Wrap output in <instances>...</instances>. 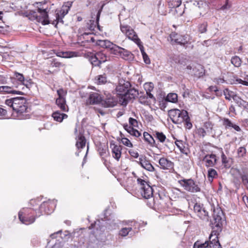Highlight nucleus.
Masks as SVG:
<instances>
[{
  "label": "nucleus",
  "instance_id": "18",
  "mask_svg": "<svg viewBox=\"0 0 248 248\" xmlns=\"http://www.w3.org/2000/svg\"><path fill=\"white\" fill-rule=\"evenodd\" d=\"M213 230L212 231L210 234L209 239V243H216V241L218 240V235L219 233L221 232L222 229H217L215 228H213Z\"/></svg>",
  "mask_w": 248,
  "mask_h": 248
},
{
  "label": "nucleus",
  "instance_id": "11",
  "mask_svg": "<svg viewBox=\"0 0 248 248\" xmlns=\"http://www.w3.org/2000/svg\"><path fill=\"white\" fill-rule=\"evenodd\" d=\"M138 163L141 167L149 171H155V169L151 163L150 161L144 155L140 156Z\"/></svg>",
  "mask_w": 248,
  "mask_h": 248
},
{
  "label": "nucleus",
  "instance_id": "33",
  "mask_svg": "<svg viewBox=\"0 0 248 248\" xmlns=\"http://www.w3.org/2000/svg\"><path fill=\"white\" fill-rule=\"evenodd\" d=\"M217 175V171L214 169H209L208 170V177L210 181L212 182Z\"/></svg>",
  "mask_w": 248,
  "mask_h": 248
},
{
  "label": "nucleus",
  "instance_id": "64",
  "mask_svg": "<svg viewBox=\"0 0 248 248\" xmlns=\"http://www.w3.org/2000/svg\"><path fill=\"white\" fill-rule=\"evenodd\" d=\"M210 92H217L218 91V89L216 86H210L208 88Z\"/></svg>",
  "mask_w": 248,
  "mask_h": 248
},
{
  "label": "nucleus",
  "instance_id": "41",
  "mask_svg": "<svg viewBox=\"0 0 248 248\" xmlns=\"http://www.w3.org/2000/svg\"><path fill=\"white\" fill-rule=\"evenodd\" d=\"M209 242L208 241H205L204 243L199 244L198 242H196L195 243L193 248H206L207 247L209 248Z\"/></svg>",
  "mask_w": 248,
  "mask_h": 248
},
{
  "label": "nucleus",
  "instance_id": "58",
  "mask_svg": "<svg viewBox=\"0 0 248 248\" xmlns=\"http://www.w3.org/2000/svg\"><path fill=\"white\" fill-rule=\"evenodd\" d=\"M104 6V4H103L102 5V7L101 8V9L98 11L97 12V15H96V24H97L98 25V27H99V25H98V21H99V18H100V13H101V12L102 11V9L103 8Z\"/></svg>",
  "mask_w": 248,
  "mask_h": 248
},
{
  "label": "nucleus",
  "instance_id": "45",
  "mask_svg": "<svg viewBox=\"0 0 248 248\" xmlns=\"http://www.w3.org/2000/svg\"><path fill=\"white\" fill-rule=\"evenodd\" d=\"M121 140L123 144H124V145L129 147H131L133 146V145L132 143L130 142V141L126 138H122Z\"/></svg>",
  "mask_w": 248,
  "mask_h": 248
},
{
  "label": "nucleus",
  "instance_id": "52",
  "mask_svg": "<svg viewBox=\"0 0 248 248\" xmlns=\"http://www.w3.org/2000/svg\"><path fill=\"white\" fill-rule=\"evenodd\" d=\"M95 58H96V54L94 56L91 57V61L92 63L95 66L99 65L100 63L98 62V60H96Z\"/></svg>",
  "mask_w": 248,
  "mask_h": 248
},
{
  "label": "nucleus",
  "instance_id": "38",
  "mask_svg": "<svg viewBox=\"0 0 248 248\" xmlns=\"http://www.w3.org/2000/svg\"><path fill=\"white\" fill-rule=\"evenodd\" d=\"M15 76L16 77V78L18 80V81L20 82L21 84H22V85H25L27 87V84L24 82V78L22 74L18 73H15Z\"/></svg>",
  "mask_w": 248,
  "mask_h": 248
},
{
  "label": "nucleus",
  "instance_id": "14",
  "mask_svg": "<svg viewBox=\"0 0 248 248\" xmlns=\"http://www.w3.org/2000/svg\"><path fill=\"white\" fill-rule=\"evenodd\" d=\"M139 94L138 91L135 88H128L123 99L122 104L126 105L129 100L135 98Z\"/></svg>",
  "mask_w": 248,
  "mask_h": 248
},
{
  "label": "nucleus",
  "instance_id": "44",
  "mask_svg": "<svg viewBox=\"0 0 248 248\" xmlns=\"http://www.w3.org/2000/svg\"><path fill=\"white\" fill-rule=\"evenodd\" d=\"M243 184L245 186L246 188L248 189V175L247 174H241Z\"/></svg>",
  "mask_w": 248,
  "mask_h": 248
},
{
  "label": "nucleus",
  "instance_id": "16",
  "mask_svg": "<svg viewBox=\"0 0 248 248\" xmlns=\"http://www.w3.org/2000/svg\"><path fill=\"white\" fill-rule=\"evenodd\" d=\"M205 165L207 167L214 166L217 163V157L215 155L211 154L206 155L203 158Z\"/></svg>",
  "mask_w": 248,
  "mask_h": 248
},
{
  "label": "nucleus",
  "instance_id": "40",
  "mask_svg": "<svg viewBox=\"0 0 248 248\" xmlns=\"http://www.w3.org/2000/svg\"><path fill=\"white\" fill-rule=\"evenodd\" d=\"M223 124L226 128L230 129L232 127L233 124L228 118H224L223 120Z\"/></svg>",
  "mask_w": 248,
  "mask_h": 248
},
{
  "label": "nucleus",
  "instance_id": "4",
  "mask_svg": "<svg viewBox=\"0 0 248 248\" xmlns=\"http://www.w3.org/2000/svg\"><path fill=\"white\" fill-rule=\"evenodd\" d=\"M72 4V2L71 1H68L64 2L61 8V9L56 14V20H54L52 24L56 26L58 22H62L63 23V21L62 20V18L68 13Z\"/></svg>",
  "mask_w": 248,
  "mask_h": 248
},
{
  "label": "nucleus",
  "instance_id": "61",
  "mask_svg": "<svg viewBox=\"0 0 248 248\" xmlns=\"http://www.w3.org/2000/svg\"><path fill=\"white\" fill-rule=\"evenodd\" d=\"M124 128L128 133H129L133 127L127 124H125L124 125Z\"/></svg>",
  "mask_w": 248,
  "mask_h": 248
},
{
  "label": "nucleus",
  "instance_id": "28",
  "mask_svg": "<svg viewBox=\"0 0 248 248\" xmlns=\"http://www.w3.org/2000/svg\"><path fill=\"white\" fill-rule=\"evenodd\" d=\"M193 74L197 78H200L202 77L204 75V70L202 66L200 65H198L197 67H195L193 69Z\"/></svg>",
  "mask_w": 248,
  "mask_h": 248
},
{
  "label": "nucleus",
  "instance_id": "57",
  "mask_svg": "<svg viewBox=\"0 0 248 248\" xmlns=\"http://www.w3.org/2000/svg\"><path fill=\"white\" fill-rule=\"evenodd\" d=\"M184 123H185V125L187 128L190 129L192 127V124L190 122V118L189 116L188 119L185 120Z\"/></svg>",
  "mask_w": 248,
  "mask_h": 248
},
{
  "label": "nucleus",
  "instance_id": "29",
  "mask_svg": "<svg viewBox=\"0 0 248 248\" xmlns=\"http://www.w3.org/2000/svg\"><path fill=\"white\" fill-rule=\"evenodd\" d=\"M52 116L55 121L59 122H61L65 117H67L66 114L61 113L58 111L54 112Z\"/></svg>",
  "mask_w": 248,
  "mask_h": 248
},
{
  "label": "nucleus",
  "instance_id": "30",
  "mask_svg": "<svg viewBox=\"0 0 248 248\" xmlns=\"http://www.w3.org/2000/svg\"><path fill=\"white\" fill-rule=\"evenodd\" d=\"M231 63L236 67H239L242 63L241 59L237 56H233L231 60Z\"/></svg>",
  "mask_w": 248,
  "mask_h": 248
},
{
  "label": "nucleus",
  "instance_id": "24",
  "mask_svg": "<svg viewBox=\"0 0 248 248\" xmlns=\"http://www.w3.org/2000/svg\"><path fill=\"white\" fill-rule=\"evenodd\" d=\"M76 147L78 150L82 149L85 147L86 144V139L84 136L79 134L78 137L76 138Z\"/></svg>",
  "mask_w": 248,
  "mask_h": 248
},
{
  "label": "nucleus",
  "instance_id": "59",
  "mask_svg": "<svg viewBox=\"0 0 248 248\" xmlns=\"http://www.w3.org/2000/svg\"><path fill=\"white\" fill-rule=\"evenodd\" d=\"M215 83L217 84H219L220 83H223L224 82L225 80L224 79L219 78H215L213 80Z\"/></svg>",
  "mask_w": 248,
  "mask_h": 248
},
{
  "label": "nucleus",
  "instance_id": "17",
  "mask_svg": "<svg viewBox=\"0 0 248 248\" xmlns=\"http://www.w3.org/2000/svg\"><path fill=\"white\" fill-rule=\"evenodd\" d=\"M110 147L112 148L113 157L118 161L121 156V150L122 149V147L120 145L111 144Z\"/></svg>",
  "mask_w": 248,
  "mask_h": 248
},
{
  "label": "nucleus",
  "instance_id": "49",
  "mask_svg": "<svg viewBox=\"0 0 248 248\" xmlns=\"http://www.w3.org/2000/svg\"><path fill=\"white\" fill-rule=\"evenodd\" d=\"M187 60L186 58L183 55H180V59L179 60L178 64L182 65H185L186 63Z\"/></svg>",
  "mask_w": 248,
  "mask_h": 248
},
{
  "label": "nucleus",
  "instance_id": "6",
  "mask_svg": "<svg viewBox=\"0 0 248 248\" xmlns=\"http://www.w3.org/2000/svg\"><path fill=\"white\" fill-rule=\"evenodd\" d=\"M179 182L187 191L194 193L200 192L201 190L198 185L192 179H183L179 181Z\"/></svg>",
  "mask_w": 248,
  "mask_h": 248
},
{
  "label": "nucleus",
  "instance_id": "32",
  "mask_svg": "<svg viewBox=\"0 0 248 248\" xmlns=\"http://www.w3.org/2000/svg\"><path fill=\"white\" fill-rule=\"evenodd\" d=\"M153 135L154 136L161 142H164L166 139V136L162 132L155 131Z\"/></svg>",
  "mask_w": 248,
  "mask_h": 248
},
{
  "label": "nucleus",
  "instance_id": "63",
  "mask_svg": "<svg viewBox=\"0 0 248 248\" xmlns=\"http://www.w3.org/2000/svg\"><path fill=\"white\" fill-rule=\"evenodd\" d=\"M241 122L243 126L245 127L248 126V118L241 120Z\"/></svg>",
  "mask_w": 248,
  "mask_h": 248
},
{
  "label": "nucleus",
  "instance_id": "47",
  "mask_svg": "<svg viewBox=\"0 0 248 248\" xmlns=\"http://www.w3.org/2000/svg\"><path fill=\"white\" fill-rule=\"evenodd\" d=\"M208 248H222L219 241H217L216 243H209Z\"/></svg>",
  "mask_w": 248,
  "mask_h": 248
},
{
  "label": "nucleus",
  "instance_id": "3",
  "mask_svg": "<svg viewBox=\"0 0 248 248\" xmlns=\"http://www.w3.org/2000/svg\"><path fill=\"white\" fill-rule=\"evenodd\" d=\"M137 182L140 186L141 194L145 199H148L153 196V188L146 181L140 178H138Z\"/></svg>",
  "mask_w": 248,
  "mask_h": 248
},
{
  "label": "nucleus",
  "instance_id": "31",
  "mask_svg": "<svg viewBox=\"0 0 248 248\" xmlns=\"http://www.w3.org/2000/svg\"><path fill=\"white\" fill-rule=\"evenodd\" d=\"M107 56L102 52L96 53V60H98L100 63L104 62L107 61Z\"/></svg>",
  "mask_w": 248,
  "mask_h": 248
},
{
  "label": "nucleus",
  "instance_id": "22",
  "mask_svg": "<svg viewBox=\"0 0 248 248\" xmlns=\"http://www.w3.org/2000/svg\"><path fill=\"white\" fill-rule=\"evenodd\" d=\"M102 100L101 96L96 93H93L90 95L88 102L91 104H97L99 103Z\"/></svg>",
  "mask_w": 248,
  "mask_h": 248
},
{
  "label": "nucleus",
  "instance_id": "48",
  "mask_svg": "<svg viewBox=\"0 0 248 248\" xmlns=\"http://www.w3.org/2000/svg\"><path fill=\"white\" fill-rule=\"evenodd\" d=\"M207 26L206 23H203L200 25L199 27V31L202 33L205 32L206 31Z\"/></svg>",
  "mask_w": 248,
  "mask_h": 248
},
{
  "label": "nucleus",
  "instance_id": "37",
  "mask_svg": "<svg viewBox=\"0 0 248 248\" xmlns=\"http://www.w3.org/2000/svg\"><path fill=\"white\" fill-rule=\"evenodd\" d=\"M175 144L182 153L186 154L185 146L182 140H176Z\"/></svg>",
  "mask_w": 248,
  "mask_h": 248
},
{
  "label": "nucleus",
  "instance_id": "62",
  "mask_svg": "<svg viewBox=\"0 0 248 248\" xmlns=\"http://www.w3.org/2000/svg\"><path fill=\"white\" fill-rule=\"evenodd\" d=\"M231 5L229 3L228 1H225V4L221 7V9L225 10L229 9Z\"/></svg>",
  "mask_w": 248,
  "mask_h": 248
},
{
  "label": "nucleus",
  "instance_id": "25",
  "mask_svg": "<svg viewBox=\"0 0 248 248\" xmlns=\"http://www.w3.org/2000/svg\"><path fill=\"white\" fill-rule=\"evenodd\" d=\"M104 104L106 107H113L117 104V101L115 98L110 95L105 99Z\"/></svg>",
  "mask_w": 248,
  "mask_h": 248
},
{
  "label": "nucleus",
  "instance_id": "10",
  "mask_svg": "<svg viewBox=\"0 0 248 248\" xmlns=\"http://www.w3.org/2000/svg\"><path fill=\"white\" fill-rule=\"evenodd\" d=\"M13 85L12 86H0V93H7L23 94V93L21 91H16L15 88H17L18 86L14 84L16 81V79H12Z\"/></svg>",
  "mask_w": 248,
  "mask_h": 248
},
{
  "label": "nucleus",
  "instance_id": "26",
  "mask_svg": "<svg viewBox=\"0 0 248 248\" xmlns=\"http://www.w3.org/2000/svg\"><path fill=\"white\" fill-rule=\"evenodd\" d=\"M56 104L64 111L67 110V106L66 105V101L64 98H58L56 100Z\"/></svg>",
  "mask_w": 248,
  "mask_h": 248
},
{
  "label": "nucleus",
  "instance_id": "55",
  "mask_svg": "<svg viewBox=\"0 0 248 248\" xmlns=\"http://www.w3.org/2000/svg\"><path fill=\"white\" fill-rule=\"evenodd\" d=\"M246 153V149L243 147H241L238 149V154L240 156H243Z\"/></svg>",
  "mask_w": 248,
  "mask_h": 248
},
{
  "label": "nucleus",
  "instance_id": "54",
  "mask_svg": "<svg viewBox=\"0 0 248 248\" xmlns=\"http://www.w3.org/2000/svg\"><path fill=\"white\" fill-rule=\"evenodd\" d=\"M142 55L144 62L146 64H149L150 63V60L147 54L145 52H143V55Z\"/></svg>",
  "mask_w": 248,
  "mask_h": 248
},
{
  "label": "nucleus",
  "instance_id": "56",
  "mask_svg": "<svg viewBox=\"0 0 248 248\" xmlns=\"http://www.w3.org/2000/svg\"><path fill=\"white\" fill-rule=\"evenodd\" d=\"M129 153V154L134 158H138L139 156L138 153L134 150H130Z\"/></svg>",
  "mask_w": 248,
  "mask_h": 248
},
{
  "label": "nucleus",
  "instance_id": "43",
  "mask_svg": "<svg viewBox=\"0 0 248 248\" xmlns=\"http://www.w3.org/2000/svg\"><path fill=\"white\" fill-rule=\"evenodd\" d=\"M146 93L151 92L154 88V85L152 83H146L144 85Z\"/></svg>",
  "mask_w": 248,
  "mask_h": 248
},
{
  "label": "nucleus",
  "instance_id": "19",
  "mask_svg": "<svg viewBox=\"0 0 248 248\" xmlns=\"http://www.w3.org/2000/svg\"><path fill=\"white\" fill-rule=\"evenodd\" d=\"M158 162L160 168L163 170H169L173 167L172 162L164 157L161 158Z\"/></svg>",
  "mask_w": 248,
  "mask_h": 248
},
{
  "label": "nucleus",
  "instance_id": "8",
  "mask_svg": "<svg viewBox=\"0 0 248 248\" xmlns=\"http://www.w3.org/2000/svg\"><path fill=\"white\" fill-rule=\"evenodd\" d=\"M224 215L220 208H217L214 210L212 224L215 225V228L222 229V222L224 221Z\"/></svg>",
  "mask_w": 248,
  "mask_h": 248
},
{
  "label": "nucleus",
  "instance_id": "12",
  "mask_svg": "<svg viewBox=\"0 0 248 248\" xmlns=\"http://www.w3.org/2000/svg\"><path fill=\"white\" fill-rule=\"evenodd\" d=\"M96 45L102 47L109 49L112 53L113 51H116L115 48H117V46L108 40H97Z\"/></svg>",
  "mask_w": 248,
  "mask_h": 248
},
{
  "label": "nucleus",
  "instance_id": "39",
  "mask_svg": "<svg viewBox=\"0 0 248 248\" xmlns=\"http://www.w3.org/2000/svg\"><path fill=\"white\" fill-rule=\"evenodd\" d=\"M96 82L98 84H105L107 82V78L105 75H99L96 77Z\"/></svg>",
  "mask_w": 248,
  "mask_h": 248
},
{
  "label": "nucleus",
  "instance_id": "36",
  "mask_svg": "<svg viewBox=\"0 0 248 248\" xmlns=\"http://www.w3.org/2000/svg\"><path fill=\"white\" fill-rule=\"evenodd\" d=\"M177 94L175 93H169L167 96L166 100L175 103L177 101Z\"/></svg>",
  "mask_w": 248,
  "mask_h": 248
},
{
  "label": "nucleus",
  "instance_id": "5",
  "mask_svg": "<svg viewBox=\"0 0 248 248\" xmlns=\"http://www.w3.org/2000/svg\"><path fill=\"white\" fill-rule=\"evenodd\" d=\"M120 29L122 32L129 39L133 41L138 45L140 43V39L138 38L136 32L132 28L127 25L121 24Z\"/></svg>",
  "mask_w": 248,
  "mask_h": 248
},
{
  "label": "nucleus",
  "instance_id": "13",
  "mask_svg": "<svg viewBox=\"0 0 248 248\" xmlns=\"http://www.w3.org/2000/svg\"><path fill=\"white\" fill-rule=\"evenodd\" d=\"M170 38L171 41H174L178 44L181 45H185L188 43L187 39V37L185 35H181L176 33L175 32H172L170 35Z\"/></svg>",
  "mask_w": 248,
  "mask_h": 248
},
{
  "label": "nucleus",
  "instance_id": "7",
  "mask_svg": "<svg viewBox=\"0 0 248 248\" xmlns=\"http://www.w3.org/2000/svg\"><path fill=\"white\" fill-rule=\"evenodd\" d=\"M131 87V84L128 81L122 78L119 80V83L116 86L115 90L117 95L124 99L128 88Z\"/></svg>",
  "mask_w": 248,
  "mask_h": 248
},
{
  "label": "nucleus",
  "instance_id": "35",
  "mask_svg": "<svg viewBox=\"0 0 248 248\" xmlns=\"http://www.w3.org/2000/svg\"><path fill=\"white\" fill-rule=\"evenodd\" d=\"M143 137L146 141L149 142L151 145H154L155 144V140L153 137L148 133L144 132L143 133Z\"/></svg>",
  "mask_w": 248,
  "mask_h": 248
},
{
  "label": "nucleus",
  "instance_id": "1",
  "mask_svg": "<svg viewBox=\"0 0 248 248\" xmlns=\"http://www.w3.org/2000/svg\"><path fill=\"white\" fill-rule=\"evenodd\" d=\"M26 99L23 97H18L7 99L5 104L13 108L17 113H22L26 111L27 106L25 105Z\"/></svg>",
  "mask_w": 248,
  "mask_h": 248
},
{
  "label": "nucleus",
  "instance_id": "9",
  "mask_svg": "<svg viewBox=\"0 0 248 248\" xmlns=\"http://www.w3.org/2000/svg\"><path fill=\"white\" fill-rule=\"evenodd\" d=\"M194 211L198 217L201 219L208 221L209 216L208 212L200 204L196 203L194 206Z\"/></svg>",
  "mask_w": 248,
  "mask_h": 248
},
{
  "label": "nucleus",
  "instance_id": "34",
  "mask_svg": "<svg viewBox=\"0 0 248 248\" xmlns=\"http://www.w3.org/2000/svg\"><path fill=\"white\" fill-rule=\"evenodd\" d=\"M75 52L72 51L60 52L58 53V56L64 58H69L74 56Z\"/></svg>",
  "mask_w": 248,
  "mask_h": 248
},
{
  "label": "nucleus",
  "instance_id": "46",
  "mask_svg": "<svg viewBox=\"0 0 248 248\" xmlns=\"http://www.w3.org/2000/svg\"><path fill=\"white\" fill-rule=\"evenodd\" d=\"M129 123L130 125V126L132 127H137L138 126V123L137 121L132 118H129Z\"/></svg>",
  "mask_w": 248,
  "mask_h": 248
},
{
  "label": "nucleus",
  "instance_id": "60",
  "mask_svg": "<svg viewBox=\"0 0 248 248\" xmlns=\"http://www.w3.org/2000/svg\"><path fill=\"white\" fill-rule=\"evenodd\" d=\"M7 83L6 78L3 76L0 75V84Z\"/></svg>",
  "mask_w": 248,
  "mask_h": 248
},
{
  "label": "nucleus",
  "instance_id": "50",
  "mask_svg": "<svg viewBox=\"0 0 248 248\" xmlns=\"http://www.w3.org/2000/svg\"><path fill=\"white\" fill-rule=\"evenodd\" d=\"M180 55L173 54L170 57V59L172 60L175 63H178Z\"/></svg>",
  "mask_w": 248,
  "mask_h": 248
},
{
  "label": "nucleus",
  "instance_id": "27",
  "mask_svg": "<svg viewBox=\"0 0 248 248\" xmlns=\"http://www.w3.org/2000/svg\"><path fill=\"white\" fill-rule=\"evenodd\" d=\"M179 118V124L184 122L185 120L188 119V112L185 110H180L177 115Z\"/></svg>",
  "mask_w": 248,
  "mask_h": 248
},
{
  "label": "nucleus",
  "instance_id": "20",
  "mask_svg": "<svg viewBox=\"0 0 248 248\" xmlns=\"http://www.w3.org/2000/svg\"><path fill=\"white\" fill-rule=\"evenodd\" d=\"M18 217L20 221L23 224L29 225L35 221V217L31 216L30 217H24L22 215V212L20 211L18 213Z\"/></svg>",
  "mask_w": 248,
  "mask_h": 248
},
{
  "label": "nucleus",
  "instance_id": "51",
  "mask_svg": "<svg viewBox=\"0 0 248 248\" xmlns=\"http://www.w3.org/2000/svg\"><path fill=\"white\" fill-rule=\"evenodd\" d=\"M57 93L59 95V98H64V96L66 94V92L62 89H60L57 90Z\"/></svg>",
  "mask_w": 248,
  "mask_h": 248
},
{
  "label": "nucleus",
  "instance_id": "53",
  "mask_svg": "<svg viewBox=\"0 0 248 248\" xmlns=\"http://www.w3.org/2000/svg\"><path fill=\"white\" fill-rule=\"evenodd\" d=\"M51 65L52 67H59L62 65V63L56 61L55 60H53L51 63Z\"/></svg>",
  "mask_w": 248,
  "mask_h": 248
},
{
  "label": "nucleus",
  "instance_id": "15",
  "mask_svg": "<svg viewBox=\"0 0 248 248\" xmlns=\"http://www.w3.org/2000/svg\"><path fill=\"white\" fill-rule=\"evenodd\" d=\"M116 51H113L112 53L115 55H119L122 58L127 60L130 58L131 53L130 51L117 46V48H115Z\"/></svg>",
  "mask_w": 248,
  "mask_h": 248
},
{
  "label": "nucleus",
  "instance_id": "42",
  "mask_svg": "<svg viewBox=\"0 0 248 248\" xmlns=\"http://www.w3.org/2000/svg\"><path fill=\"white\" fill-rule=\"evenodd\" d=\"M131 230L132 228L130 227L123 228L120 231L119 234L122 236H126Z\"/></svg>",
  "mask_w": 248,
  "mask_h": 248
},
{
  "label": "nucleus",
  "instance_id": "21",
  "mask_svg": "<svg viewBox=\"0 0 248 248\" xmlns=\"http://www.w3.org/2000/svg\"><path fill=\"white\" fill-rule=\"evenodd\" d=\"M179 109H172L168 111L169 115L171 120L172 122L174 124H179V118H178L177 115H178V113L180 112Z\"/></svg>",
  "mask_w": 248,
  "mask_h": 248
},
{
  "label": "nucleus",
  "instance_id": "23",
  "mask_svg": "<svg viewBox=\"0 0 248 248\" xmlns=\"http://www.w3.org/2000/svg\"><path fill=\"white\" fill-rule=\"evenodd\" d=\"M182 1H169L168 5L170 8H175V12L178 16H182L183 12L179 11V7L181 5Z\"/></svg>",
  "mask_w": 248,
  "mask_h": 248
},
{
  "label": "nucleus",
  "instance_id": "2",
  "mask_svg": "<svg viewBox=\"0 0 248 248\" xmlns=\"http://www.w3.org/2000/svg\"><path fill=\"white\" fill-rule=\"evenodd\" d=\"M33 5L37 8V10L38 13L40 14L41 17H39V21L43 25H47L50 23L48 20V6L47 3L46 1L35 2L33 4Z\"/></svg>",
  "mask_w": 248,
  "mask_h": 248
}]
</instances>
